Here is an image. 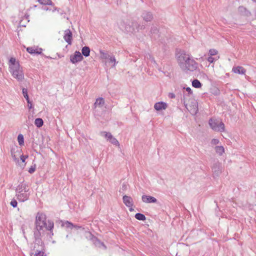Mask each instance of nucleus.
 Wrapping results in <instances>:
<instances>
[{
  "instance_id": "obj_27",
  "label": "nucleus",
  "mask_w": 256,
  "mask_h": 256,
  "mask_svg": "<svg viewBox=\"0 0 256 256\" xmlns=\"http://www.w3.org/2000/svg\"><path fill=\"white\" fill-rule=\"evenodd\" d=\"M34 124L38 128H40L44 124L43 120L40 118H36L35 120Z\"/></svg>"
},
{
  "instance_id": "obj_10",
  "label": "nucleus",
  "mask_w": 256,
  "mask_h": 256,
  "mask_svg": "<svg viewBox=\"0 0 256 256\" xmlns=\"http://www.w3.org/2000/svg\"><path fill=\"white\" fill-rule=\"evenodd\" d=\"M88 236L90 239L92 241L94 244L97 246H101L106 248L103 242H102L98 238L92 235L90 232H88Z\"/></svg>"
},
{
  "instance_id": "obj_53",
  "label": "nucleus",
  "mask_w": 256,
  "mask_h": 256,
  "mask_svg": "<svg viewBox=\"0 0 256 256\" xmlns=\"http://www.w3.org/2000/svg\"><path fill=\"white\" fill-rule=\"evenodd\" d=\"M254 1H255L256 2V0H254Z\"/></svg>"
},
{
  "instance_id": "obj_19",
  "label": "nucleus",
  "mask_w": 256,
  "mask_h": 256,
  "mask_svg": "<svg viewBox=\"0 0 256 256\" xmlns=\"http://www.w3.org/2000/svg\"><path fill=\"white\" fill-rule=\"evenodd\" d=\"M27 52L32 54H38L42 53V49H36L33 47H28L26 48Z\"/></svg>"
},
{
  "instance_id": "obj_40",
  "label": "nucleus",
  "mask_w": 256,
  "mask_h": 256,
  "mask_svg": "<svg viewBox=\"0 0 256 256\" xmlns=\"http://www.w3.org/2000/svg\"><path fill=\"white\" fill-rule=\"evenodd\" d=\"M36 168V164H34V166H31V167L29 168L28 172L30 174H32L35 172Z\"/></svg>"
},
{
  "instance_id": "obj_21",
  "label": "nucleus",
  "mask_w": 256,
  "mask_h": 256,
  "mask_svg": "<svg viewBox=\"0 0 256 256\" xmlns=\"http://www.w3.org/2000/svg\"><path fill=\"white\" fill-rule=\"evenodd\" d=\"M232 71L234 73L238 74H244L246 72V70L240 66L233 67Z\"/></svg>"
},
{
  "instance_id": "obj_51",
  "label": "nucleus",
  "mask_w": 256,
  "mask_h": 256,
  "mask_svg": "<svg viewBox=\"0 0 256 256\" xmlns=\"http://www.w3.org/2000/svg\"><path fill=\"white\" fill-rule=\"evenodd\" d=\"M128 208H130L129 210L130 212H132V211H133L134 210V208H132V207H128Z\"/></svg>"
},
{
  "instance_id": "obj_25",
  "label": "nucleus",
  "mask_w": 256,
  "mask_h": 256,
  "mask_svg": "<svg viewBox=\"0 0 256 256\" xmlns=\"http://www.w3.org/2000/svg\"><path fill=\"white\" fill-rule=\"evenodd\" d=\"M82 53L83 56L87 57L90 56V48L88 46H85L82 48Z\"/></svg>"
},
{
  "instance_id": "obj_12",
  "label": "nucleus",
  "mask_w": 256,
  "mask_h": 256,
  "mask_svg": "<svg viewBox=\"0 0 256 256\" xmlns=\"http://www.w3.org/2000/svg\"><path fill=\"white\" fill-rule=\"evenodd\" d=\"M123 202L127 207H132L134 206V202L132 198L128 196H124L122 198Z\"/></svg>"
},
{
  "instance_id": "obj_15",
  "label": "nucleus",
  "mask_w": 256,
  "mask_h": 256,
  "mask_svg": "<svg viewBox=\"0 0 256 256\" xmlns=\"http://www.w3.org/2000/svg\"><path fill=\"white\" fill-rule=\"evenodd\" d=\"M212 170L214 174L218 176L222 171V168L219 162H216L214 164Z\"/></svg>"
},
{
  "instance_id": "obj_31",
  "label": "nucleus",
  "mask_w": 256,
  "mask_h": 256,
  "mask_svg": "<svg viewBox=\"0 0 256 256\" xmlns=\"http://www.w3.org/2000/svg\"><path fill=\"white\" fill-rule=\"evenodd\" d=\"M135 218L136 219L140 220H146L145 216L140 213H136L135 214Z\"/></svg>"
},
{
  "instance_id": "obj_49",
  "label": "nucleus",
  "mask_w": 256,
  "mask_h": 256,
  "mask_svg": "<svg viewBox=\"0 0 256 256\" xmlns=\"http://www.w3.org/2000/svg\"><path fill=\"white\" fill-rule=\"evenodd\" d=\"M127 188V185L126 184H124L122 185V189L123 190H126Z\"/></svg>"
},
{
  "instance_id": "obj_11",
  "label": "nucleus",
  "mask_w": 256,
  "mask_h": 256,
  "mask_svg": "<svg viewBox=\"0 0 256 256\" xmlns=\"http://www.w3.org/2000/svg\"><path fill=\"white\" fill-rule=\"evenodd\" d=\"M142 200L145 203H156L157 202V200L155 198L147 195H143Z\"/></svg>"
},
{
  "instance_id": "obj_38",
  "label": "nucleus",
  "mask_w": 256,
  "mask_h": 256,
  "mask_svg": "<svg viewBox=\"0 0 256 256\" xmlns=\"http://www.w3.org/2000/svg\"><path fill=\"white\" fill-rule=\"evenodd\" d=\"M112 144L116 145V146H118L119 145V142L118 140L114 138L112 136V138H110V139L108 140Z\"/></svg>"
},
{
  "instance_id": "obj_3",
  "label": "nucleus",
  "mask_w": 256,
  "mask_h": 256,
  "mask_svg": "<svg viewBox=\"0 0 256 256\" xmlns=\"http://www.w3.org/2000/svg\"><path fill=\"white\" fill-rule=\"evenodd\" d=\"M10 72L13 77L19 82H22L24 79V74L22 72V68L20 64H16L12 66L10 68Z\"/></svg>"
},
{
  "instance_id": "obj_44",
  "label": "nucleus",
  "mask_w": 256,
  "mask_h": 256,
  "mask_svg": "<svg viewBox=\"0 0 256 256\" xmlns=\"http://www.w3.org/2000/svg\"><path fill=\"white\" fill-rule=\"evenodd\" d=\"M207 60L208 62H209L210 63H212L214 60L215 59L212 56H210L208 58Z\"/></svg>"
},
{
  "instance_id": "obj_8",
  "label": "nucleus",
  "mask_w": 256,
  "mask_h": 256,
  "mask_svg": "<svg viewBox=\"0 0 256 256\" xmlns=\"http://www.w3.org/2000/svg\"><path fill=\"white\" fill-rule=\"evenodd\" d=\"M198 67V64L192 58L190 61H188V64L186 67H184L182 70H190L194 72L197 69Z\"/></svg>"
},
{
  "instance_id": "obj_36",
  "label": "nucleus",
  "mask_w": 256,
  "mask_h": 256,
  "mask_svg": "<svg viewBox=\"0 0 256 256\" xmlns=\"http://www.w3.org/2000/svg\"><path fill=\"white\" fill-rule=\"evenodd\" d=\"M108 62H111L112 64V67L115 66L116 63L118 62H116V60L114 56H110L108 58Z\"/></svg>"
},
{
  "instance_id": "obj_34",
  "label": "nucleus",
  "mask_w": 256,
  "mask_h": 256,
  "mask_svg": "<svg viewBox=\"0 0 256 256\" xmlns=\"http://www.w3.org/2000/svg\"><path fill=\"white\" fill-rule=\"evenodd\" d=\"M100 135L102 136H104L108 140L110 139V138H112V135L110 133L107 132H100Z\"/></svg>"
},
{
  "instance_id": "obj_50",
  "label": "nucleus",
  "mask_w": 256,
  "mask_h": 256,
  "mask_svg": "<svg viewBox=\"0 0 256 256\" xmlns=\"http://www.w3.org/2000/svg\"><path fill=\"white\" fill-rule=\"evenodd\" d=\"M28 106L30 109H31L32 108V104L31 102L30 104H28Z\"/></svg>"
},
{
  "instance_id": "obj_39",
  "label": "nucleus",
  "mask_w": 256,
  "mask_h": 256,
  "mask_svg": "<svg viewBox=\"0 0 256 256\" xmlns=\"http://www.w3.org/2000/svg\"><path fill=\"white\" fill-rule=\"evenodd\" d=\"M218 53V52L217 50L215 49H210L209 50V54L210 56H213L217 54Z\"/></svg>"
},
{
  "instance_id": "obj_28",
  "label": "nucleus",
  "mask_w": 256,
  "mask_h": 256,
  "mask_svg": "<svg viewBox=\"0 0 256 256\" xmlns=\"http://www.w3.org/2000/svg\"><path fill=\"white\" fill-rule=\"evenodd\" d=\"M22 94H23L24 96V98L26 100L28 104H30V100L29 99L28 95V90L26 88H23L22 90Z\"/></svg>"
},
{
  "instance_id": "obj_45",
  "label": "nucleus",
  "mask_w": 256,
  "mask_h": 256,
  "mask_svg": "<svg viewBox=\"0 0 256 256\" xmlns=\"http://www.w3.org/2000/svg\"><path fill=\"white\" fill-rule=\"evenodd\" d=\"M28 158V156H24L22 155L20 156V160L22 161V162H25V160L26 158Z\"/></svg>"
},
{
  "instance_id": "obj_18",
  "label": "nucleus",
  "mask_w": 256,
  "mask_h": 256,
  "mask_svg": "<svg viewBox=\"0 0 256 256\" xmlns=\"http://www.w3.org/2000/svg\"><path fill=\"white\" fill-rule=\"evenodd\" d=\"M29 195L26 192L17 193V198L19 201L24 202L28 198Z\"/></svg>"
},
{
  "instance_id": "obj_35",
  "label": "nucleus",
  "mask_w": 256,
  "mask_h": 256,
  "mask_svg": "<svg viewBox=\"0 0 256 256\" xmlns=\"http://www.w3.org/2000/svg\"><path fill=\"white\" fill-rule=\"evenodd\" d=\"M100 57L102 58L107 59L110 57V56L108 54V53L104 52L102 50H100Z\"/></svg>"
},
{
  "instance_id": "obj_1",
  "label": "nucleus",
  "mask_w": 256,
  "mask_h": 256,
  "mask_svg": "<svg viewBox=\"0 0 256 256\" xmlns=\"http://www.w3.org/2000/svg\"><path fill=\"white\" fill-rule=\"evenodd\" d=\"M35 224L38 232L40 233V231L44 228L46 230L50 232L52 235L54 234L52 230L54 226V224L51 220H48L46 221V216L44 214L40 212L37 214Z\"/></svg>"
},
{
  "instance_id": "obj_14",
  "label": "nucleus",
  "mask_w": 256,
  "mask_h": 256,
  "mask_svg": "<svg viewBox=\"0 0 256 256\" xmlns=\"http://www.w3.org/2000/svg\"><path fill=\"white\" fill-rule=\"evenodd\" d=\"M29 189L28 186L26 184L22 183L20 184L16 188V193L26 192L28 191Z\"/></svg>"
},
{
  "instance_id": "obj_22",
  "label": "nucleus",
  "mask_w": 256,
  "mask_h": 256,
  "mask_svg": "<svg viewBox=\"0 0 256 256\" xmlns=\"http://www.w3.org/2000/svg\"><path fill=\"white\" fill-rule=\"evenodd\" d=\"M130 26L134 28V32H135L136 30L138 31L139 30L144 29L145 28L144 25L140 26L136 22H132V25H130Z\"/></svg>"
},
{
  "instance_id": "obj_42",
  "label": "nucleus",
  "mask_w": 256,
  "mask_h": 256,
  "mask_svg": "<svg viewBox=\"0 0 256 256\" xmlns=\"http://www.w3.org/2000/svg\"><path fill=\"white\" fill-rule=\"evenodd\" d=\"M17 204L18 202L15 200H12L10 202V205L14 208H16L17 206Z\"/></svg>"
},
{
  "instance_id": "obj_46",
  "label": "nucleus",
  "mask_w": 256,
  "mask_h": 256,
  "mask_svg": "<svg viewBox=\"0 0 256 256\" xmlns=\"http://www.w3.org/2000/svg\"><path fill=\"white\" fill-rule=\"evenodd\" d=\"M186 90L188 92V94L189 95L192 94V90H191L190 88H189V87L186 88Z\"/></svg>"
},
{
  "instance_id": "obj_48",
  "label": "nucleus",
  "mask_w": 256,
  "mask_h": 256,
  "mask_svg": "<svg viewBox=\"0 0 256 256\" xmlns=\"http://www.w3.org/2000/svg\"><path fill=\"white\" fill-rule=\"evenodd\" d=\"M74 228H75L77 230L82 228V227L81 226H78V225H75L74 224Z\"/></svg>"
},
{
  "instance_id": "obj_6",
  "label": "nucleus",
  "mask_w": 256,
  "mask_h": 256,
  "mask_svg": "<svg viewBox=\"0 0 256 256\" xmlns=\"http://www.w3.org/2000/svg\"><path fill=\"white\" fill-rule=\"evenodd\" d=\"M209 124L214 131L222 132L224 130V124L222 122L210 119L209 120Z\"/></svg>"
},
{
  "instance_id": "obj_30",
  "label": "nucleus",
  "mask_w": 256,
  "mask_h": 256,
  "mask_svg": "<svg viewBox=\"0 0 256 256\" xmlns=\"http://www.w3.org/2000/svg\"><path fill=\"white\" fill-rule=\"evenodd\" d=\"M192 86L196 88H200L202 86V84L198 80H194L192 82Z\"/></svg>"
},
{
  "instance_id": "obj_33",
  "label": "nucleus",
  "mask_w": 256,
  "mask_h": 256,
  "mask_svg": "<svg viewBox=\"0 0 256 256\" xmlns=\"http://www.w3.org/2000/svg\"><path fill=\"white\" fill-rule=\"evenodd\" d=\"M158 30L156 26H153L152 27L151 30H150V33L152 35V36H153V34H158ZM154 38L155 39L156 38L155 36H154Z\"/></svg>"
},
{
  "instance_id": "obj_13",
  "label": "nucleus",
  "mask_w": 256,
  "mask_h": 256,
  "mask_svg": "<svg viewBox=\"0 0 256 256\" xmlns=\"http://www.w3.org/2000/svg\"><path fill=\"white\" fill-rule=\"evenodd\" d=\"M64 38L68 44H71L72 40V33L69 29H67L64 31Z\"/></svg>"
},
{
  "instance_id": "obj_5",
  "label": "nucleus",
  "mask_w": 256,
  "mask_h": 256,
  "mask_svg": "<svg viewBox=\"0 0 256 256\" xmlns=\"http://www.w3.org/2000/svg\"><path fill=\"white\" fill-rule=\"evenodd\" d=\"M130 22L128 20H120L117 24L119 28L122 32H133L134 28L131 27Z\"/></svg>"
},
{
  "instance_id": "obj_32",
  "label": "nucleus",
  "mask_w": 256,
  "mask_h": 256,
  "mask_svg": "<svg viewBox=\"0 0 256 256\" xmlns=\"http://www.w3.org/2000/svg\"><path fill=\"white\" fill-rule=\"evenodd\" d=\"M9 68H11L12 66L16 64H20L18 62H16V60L15 58H11L9 60Z\"/></svg>"
},
{
  "instance_id": "obj_16",
  "label": "nucleus",
  "mask_w": 256,
  "mask_h": 256,
  "mask_svg": "<svg viewBox=\"0 0 256 256\" xmlns=\"http://www.w3.org/2000/svg\"><path fill=\"white\" fill-rule=\"evenodd\" d=\"M142 16L146 22H150L153 18V16L151 12L144 11L142 12Z\"/></svg>"
},
{
  "instance_id": "obj_23",
  "label": "nucleus",
  "mask_w": 256,
  "mask_h": 256,
  "mask_svg": "<svg viewBox=\"0 0 256 256\" xmlns=\"http://www.w3.org/2000/svg\"><path fill=\"white\" fill-rule=\"evenodd\" d=\"M104 104V100L102 98H98L94 104V108L97 106L101 108Z\"/></svg>"
},
{
  "instance_id": "obj_24",
  "label": "nucleus",
  "mask_w": 256,
  "mask_h": 256,
  "mask_svg": "<svg viewBox=\"0 0 256 256\" xmlns=\"http://www.w3.org/2000/svg\"><path fill=\"white\" fill-rule=\"evenodd\" d=\"M62 226L65 227L66 229H72L74 228V224L68 220L62 222Z\"/></svg>"
},
{
  "instance_id": "obj_43",
  "label": "nucleus",
  "mask_w": 256,
  "mask_h": 256,
  "mask_svg": "<svg viewBox=\"0 0 256 256\" xmlns=\"http://www.w3.org/2000/svg\"><path fill=\"white\" fill-rule=\"evenodd\" d=\"M219 142H220V141L218 139L213 138L212 140L211 143H212V144L214 145H216V144H218Z\"/></svg>"
},
{
  "instance_id": "obj_52",
  "label": "nucleus",
  "mask_w": 256,
  "mask_h": 256,
  "mask_svg": "<svg viewBox=\"0 0 256 256\" xmlns=\"http://www.w3.org/2000/svg\"><path fill=\"white\" fill-rule=\"evenodd\" d=\"M23 234H24V230H22Z\"/></svg>"
},
{
  "instance_id": "obj_20",
  "label": "nucleus",
  "mask_w": 256,
  "mask_h": 256,
  "mask_svg": "<svg viewBox=\"0 0 256 256\" xmlns=\"http://www.w3.org/2000/svg\"><path fill=\"white\" fill-rule=\"evenodd\" d=\"M238 10L242 14L245 16H250L251 15V12L244 6H239Z\"/></svg>"
},
{
  "instance_id": "obj_2",
  "label": "nucleus",
  "mask_w": 256,
  "mask_h": 256,
  "mask_svg": "<svg viewBox=\"0 0 256 256\" xmlns=\"http://www.w3.org/2000/svg\"><path fill=\"white\" fill-rule=\"evenodd\" d=\"M184 104L185 108L192 114H196L198 112V104L196 100L190 99L188 102H187L186 98L184 97Z\"/></svg>"
},
{
  "instance_id": "obj_37",
  "label": "nucleus",
  "mask_w": 256,
  "mask_h": 256,
  "mask_svg": "<svg viewBox=\"0 0 256 256\" xmlns=\"http://www.w3.org/2000/svg\"><path fill=\"white\" fill-rule=\"evenodd\" d=\"M18 140L19 144L20 146L24 145V136H23L22 134H20L18 136Z\"/></svg>"
},
{
  "instance_id": "obj_7",
  "label": "nucleus",
  "mask_w": 256,
  "mask_h": 256,
  "mask_svg": "<svg viewBox=\"0 0 256 256\" xmlns=\"http://www.w3.org/2000/svg\"><path fill=\"white\" fill-rule=\"evenodd\" d=\"M38 232H34L35 242L34 244V250H40V252H44V244L41 238L36 237Z\"/></svg>"
},
{
  "instance_id": "obj_47",
  "label": "nucleus",
  "mask_w": 256,
  "mask_h": 256,
  "mask_svg": "<svg viewBox=\"0 0 256 256\" xmlns=\"http://www.w3.org/2000/svg\"><path fill=\"white\" fill-rule=\"evenodd\" d=\"M168 96H169V98H174L176 97V96L173 93H170L168 94Z\"/></svg>"
},
{
  "instance_id": "obj_41",
  "label": "nucleus",
  "mask_w": 256,
  "mask_h": 256,
  "mask_svg": "<svg viewBox=\"0 0 256 256\" xmlns=\"http://www.w3.org/2000/svg\"><path fill=\"white\" fill-rule=\"evenodd\" d=\"M40 250H36V252L34 254V256H43L44 254V252H40Z\"/></svg>"
},
{
  "instance_id": "obj_4",
  "label": "nucleus",
  "mask_w": 256,
  "mask_h": 256,
  "mask_svg": "<svg viewBox=\"0 0 256 256\" xmlns=\"http://www.w3.org/2000/svg\"><path fill=\"white\" fill-rule=\"evenodd\" d=\"M192 58V57L188 54L186 53L184 51H182L179 53L178 56V62L179 66L182 69L186 67L188 61H190Z\"/></svg>"
},
{
  "instance_id": "obj_17",
  "label": "nucleus",
  "mask_w": 256,
  "mask_h": 256,
  "mask_svg": "<svg viewBox=\"0 0 256 256\" xmlns=\"http://www.w3.org/2000/svg\"><path fill=\"white\" fill-rule=\"evenodd\" d=\"M167 104L162 102H156L154 105V108L156 110H166L167 108Z\"/></svg>"
},
{
  "instance_id": "obj_9",
  "label": "nucleus",
  "mask_w": 256,
  "mask_h": 256,
  "mask_svg": "<svg viewBox=\"0 0 256 256\" xmlns=\"http://www.w3.org/2000/svg\"><path fill=\"white\" fill-rule=\"evenodd\" d=\"M83 56L78 51H76L73 56L70 57V60L72 64H76L82 60Z\"/></svg>"
},
{
  "instance_id": "obj_26",
  "label": "nucleus",
  "mask_w": 256,
  "mask_h": 256,
  "mask_svg": "<svg viewBox=\"0 0 256 256\" xmlns=\"http://www.w3.org/2000/svg\"><path fill=\"white\" fill-rule=\"evenodd\" d=\"M216 152L221 156L224 152V148L222 146H216L215 148Z\"/></svg>"
},
{
  "instance_id": "obj_29",
  "label": "nucleus",
  "mask_w": 256,
  "mask_h": 256,
  "mask_svg": "<svg viewBox=\"0 0 256 256\" xmlns=\"http://www.w3.org/2000/svg\"><path fill=\"white\" fill-rule=\"evenodd\" d=\"M38 2L42 4L52 6L53 2L51 0H38Z\"/></svg>"
}]
</instances>
